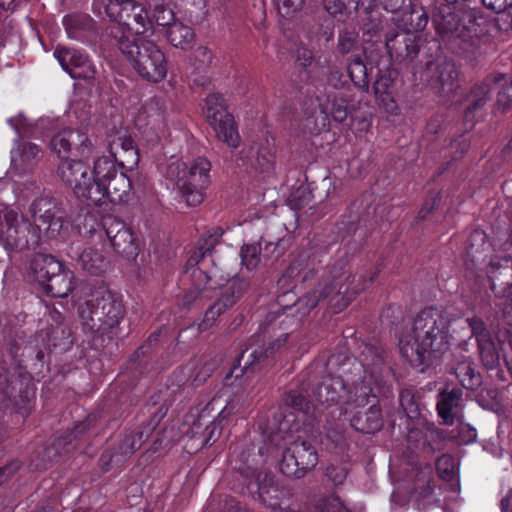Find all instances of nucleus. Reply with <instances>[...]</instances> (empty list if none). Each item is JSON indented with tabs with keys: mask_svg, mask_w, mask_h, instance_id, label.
Listing matches in <instances>:
<instances>
[{
	"mask_svg": "<svg viewBox=\"0 0 512 512\" xmlns=\"http://www.w3.org/2000/svg\"><path fill=\"white\" fill-rule=\"evenodd\" d=\"M147 5L153 10V17L158 25L168 26L174 21V13L171 9L165 6L163 0H146Z\"/></svg>",
	"mask_w": 512,
	"mask_h": 512,
	"instance_id": "8fccbe9b",
	"label": "nucleus"
},
{
	"mask_svg": "<svg viewBox=\"0 0 512 512\" xmlns=\"http://www.w3.org/2000/svg\"><path fill=\"white\" fill-rule=\"evenodd\" d=\"M248 283L243 280L230 283L223 291L221 297L212 305L221 315L231 308L245 293Z\"/></svg>",
	"mask_w": 512,
	"mask_h": 512,
	"instance_id": "c9c22d12",
	"label": "nucleus"
},
{
	"mask_svg": "<svg viewBox=\"0 0 512 512\" xmlns=\"http://www.w3.org/2000/svg\"><path fill=\"white\" fill-rule=\"evenodd\" d=\"M50 145L59 156L72 152L80 158H89L96 151V146L88 135L74 129H65L57 133Z\"/></svg>",
	"mask_w": 512,
	"mask_h": 512,
	"instance_id": "2eb2a0df",
	"label": "nucleus"
},
{
	"mask_svg": "<svg viewBox=\"0 0 512 512\" xmlns=\"http://www.w3.org/2000/svg\"><path fill=\"white\" fill-rule=\"evenodd\" d=\"M503 79V74H494L486 77L481 83L476 84L469 95V98H490L492 84Z\"/></svg>",
	"mask_w": 512,
	"mask_h": 512,
	"instance_id": "bf43d9fd",
	"label": "nucleus"
},
{
	"mask_svg": "<svg viewBox=\"0 0 512 512\" xmlns=\"http://www.w3.org/2000/svg\"><path fill=\"white\" fill-rule=\"evenodd\" d=\"M316 269L313 263H310L309 257L306 254H301L295 259L285 271L284 276L306 282L314 277Z\"/></svg>",
	"mask_w": 512,
	"mask_h": 512,
	"instance_id": "e433bc0d",
	"label": "nucleus"
},
{
	"mask_svg": "<svg viewBox=\"0 0 512 512\" xmlns=\"http://www.w3.org/2000/svg\"><path fill=\"white\" fill-rule=\"evenodd\" d=\"M394 83L393 73L389 70L380 71L373 85L376 96L387 94Z\"/></svg>",
	"mask_w": 512,
	"mask_h": 512,
	"instance_id": "0e129e2a",
	"label": "nucleus"
},
{
	"mask_svg": "<svg viewBox=\"0 0 512 512\" xmlns=\"http://www.w3.org/2000/svg\"><path fill=\"white\" fill-rule=\"evenodd\" d=\"M31 213L35 225L41 226V231H44L48 239L64 238L66 212L58 199L50 196L35 199L31 205Z\"/></svg>",
	"mask_w": 512,
	"mask_h": 512,
	"instance_id": "1a4fd4ad",
	"label": "nucleus"
},
{
	"mask_svg": "<svg viewBox=\"0 0 512 512\" xmlns=\"http://www.w3.org/2000/svg\"><path fill=\"white\" fill-rule=\"evenodd\" d=\"M211 126L220 141H223L230 147H237L239 145L240 137L232 115L211 124Z\"/></svg>",
	"mask_w": 512,
	"mask_h": 512,
	"instance_id": "ea45409f",
	"label": "nucleus"
},
{
	"mask_svg": "<svg viewBox=\"0 0 512 512\" xmlns=\"http://www.w3.org/2000/svg\"><path fill=\"white\" fill-rule=\"evenodd\" d=\"M359 18L362 29L366 34H375L381 26V15L378 8L368 11L356 12Z\"/></svg>",
	"mask_w": 512,
	"mask_h": 512,
	"instance_id": "5fc2aeb1",
	"label": "nucleus"
},
{
	"mask_svg": "<svg viewBox=\"0 0 512 512\" xmlns=\"http://www.w3.org/2000/svg\"><path fill=\"white\" fill-rule=\"evenodd\" d=\"M97 185H99V189H101V199L98 203L90 204V206H102L106 204L107 201L113 204H120L126 202L129 198L131 182L127 175L122 171L118 174H114V177L105 185L102 182Z\"/></svg>",
	"mask_w": 512,
	"mask_h": 512,
	"instance_id": "b1692460",
	"label": "nucleus"
},
{
	"mask_svg": "<svg viewBox=\"0 0 512 512\" xmlns=\"http://www.w3.org/2000/svg\"><path fill=\"white\" fill-rule=\"evenodd\" d=\"M423 77L430 88L441 97H451L460 88L459 71L453 61L445 58L428 62Z\"/></svg>",
	"mask_w": 512,
	"mask_h": 512,
	"instance_id": "9b49d317",
	"label": "nucleus"
},
{
	"mask_svg": "<svg viewBox=\"0 0 512 512\" xmlns=\"http://www.w3.org/2000/svg\"><path fill=\"white\" fill-rule=\"evenodd\" d=\"M347 381L332 374L324 375L313 390L318 403L332 406L344 402Z\"/></svg>",
	"mask_w": 512,
	"mask_h": 512,
	"instance_id": "412c9836",
	"label": "nucleus"
},
{
	"mask_svg": "<svg viewBox=\"0 0 512 512\" xmlns=\"http://www.w3.org/2000/svg\"><path fill=\"white\" fill-rule=\"evenodd\" d=\"M449 348V325L436 308L421 310L413 320L411 331L399 340L401 355L414 367H428Z\"/></svg>",
	"mask_w": 512,
	"mask_h": 512,
	"instance_id": "f03ea898",
	"label": "nucleus"
},
{
	"mask_svg": "<svg viewBox=\"0 0 512 512\" xmlns=\"http://www.w3.org/2000/svg\"><path fill=\"white\" fill-rule=\"evenodd\" d=\"M211 126L220 141H223L230 147H237L239 145L240 137L232 115L211 124Z\"/></svg>",
	"mask_w": 512,
	"mask_h": 512,
	"instance_id": "58836bf2",
	"label": "nucleus"
},
{
	"mask_svg": "<svg viewBox=\"0 0 512 512\" xmlns=\"http://www.w3.org/2000/svg\"><path fill=\"white\" fill-rule=\"evenodd\" d=\"M125 314L121 297L106 287L94 289L78 307L82 328L93 339L113 335Z\"/></svg>",
	"mask_w": 512,
	"mask_h": 512,
	"instance_id": "7ed1b4c3",
	"label": "nucleus"
},
{
	"mask_svg": "<svg viewBox=\"0 0 512 512\" xmlns=\"http://www.w3.org/2000/svg\"><path fill=\"white\" fill-rule=\"evenodd\" d=\"M463 401L461 388L446 387L438 393L436 410L445 425H453L460 419Z\"/></svg>",
	"mask_w": 512,
	"mask_h": 512,
	"instance_id": "6ab92c4d",
	"label": "nucleus"
},
{
	"mask_svg": "<svg viewBox=\"0 0 512 512\" xmlns=\"http://www.w3.org/2000/svg\"><path fill=\"white\" fill-rule=\"evenodd\" d=\"M353 59L348 64V74L356 87L363 92L369 90V80L367 68L360 55H353Z\"/></svg>",
	"mask_w": 512,
	"mask_h": 512,
	"instance_id": "a18cd8bd",
	"label": "nucleus"
},
{
	"mask_svg": "<svg viewBox=\"0 0 512 512\" xmlns=\"http://www.w3.org/2000/svg\"><path fill=\"white\" fill-rule=\"evenodd\" d=\"M318 462V454L312 444L304 440L293 441L283 452L279 470L290 478H301Z\"/></svg>",
	"mask_w": 512,
	"mask_h": 512,
	"instance_id": "9d476101",
	"label": "nucleus"
},
{
	"mask_svg": "<svg viewBox=\"0 0 512 512\" xmlns=\"http://www.w3.org/2000/svg\"><path fill=\"white\" fill-rule=\"evenodd\" d=\"M54 55L72 78L85 80L90 84L96 80V67L80 50L59 46L55 49Z\"/></svg>",
	"mask_w": 512,
	"mask_h": 512,
	"instance_id": "4468645a",
	"label": "nucleus"
},
{
	"mask_svg": "<svg viewBox=\"0 0 512 512\" xmlns=\"http://www.w3.org/2000/svg\"><path fill=\"white\" fill-rule=\"evenodd\" d=\"M211 163L198 157L188 163L174 161L167 166L166 175L175 182L182 197L189 206L201 204L205 190L210 184Z\"/></svg>",
	"mask_w": 512,
	"mask_h": 512,
	"instance_id": "20e7f679",
	"label": "nucleus"
},
{
	"mask_svg": "<svg viewBox=\"0 0 512 512\" xmlns=\"http://www.w3.org/2000/svg\"><path fill=\"white\" fill-rule=\"evenodd\" d=\"M167 39L175 47L185 48L191 44L194 39L192 29L181 22L173 21L167 29Z\"/></svg>",
	"mask_w": 512,
	"mask_h": 512,
	"instance_id": "37998d69",
	"label": "nucleus"
},
{
	"mask_svg": "<svg viewBox=\"0 0 512 512\" xmlns=\"http://www.w3.org/2000/svg\"><path fill=\"white\" fill-rule=\"evenodd\" d=\"M222 404H224V399L219 395L214 396L206 404V406L200 411L197 419L192 423L190 427V433L192 437H195L197 434H199L203 426L212 424L216 420L219 422L225 420L223 419Z\"/></svg>",
	"mask_w": 512,
	"mask_h": 512,
	"instance_id": "c756f323",
	"label": "nucleus"
},
{
	"mask_svg": "<svg viewBox=\"0 0 512 512\" xmlns=\"http://www.w3.org/2000/svg\"><path fill=\"white\" fill-rule=\"evenodd\" d=\"M358 49V35L353 30L344 29L339 33L337 51L341 55L354 53Z\"/></svg>",
	"mask_w": 512,
	"mask_h": 512,
	"instance_id": "4d7b16f0",
	"label": "nucleus"
},
{
	"mask_svg": "<svg viewBox=\"0 0 512 512\" xmlns=\"http://www.w3.org/2000/svg\"><path fill=\"white\" fill-rule=\"evenodd\" d=\"M93 12L101 16L103 13L110 21L137 35L152 29V19L143 4L135 0H93Z\"/></svg>",
	"mask_w": 512,
	"mask_h": 512,
	"instance_id": "0eeeda50",
	"label": "nucleus"
},
{
	"mask_svg": "<svg viewBox=\"0 0 512 512\" xmlns=\"http://www.w3.org/2000/svg\"><path fill=\"white\" fill-rule=\"evenodd\" d=\"M241 259L248 270H253L260 264L263 254L260 243L244 245L241 248Z\"/></svg>",
	"mask_w": 512,
	"mask_h": 512,
	"instance_id": "3c124183",
	"label": "nucleus"
},
{
	"mask_svg": "<svg viewBox=\"0 0 512 512\" xmlns=\"http://www.w3.org/2000/svg\"><path fill=\"white\" fill-rule=\"evenodd\" d=\"M63 264L53 255L39 253L30 262V274L33 279L41 284L47 282V278L60 271Z\"/></svg>",
	"mask_w": 512,
	"mask_h": 512,
	"instance_id": "7c9ffc66",
	"label": "nucleus"
},
{
	"mask_svg": "<svg viewBox=\"0 0 512 512\" xmlns=\"http://www.w3.org/2000/svg\"><path fill=\"white\" fill-rule=\"evenodd\" d=\"M224 404H222L223 410V419L227 420L232 414H242L245 412L246 400L243 396L235 395L229 401L224 400Z\"/></svg>",
	"mask_w": 512,
	"mask_h": 512,
	"instance_id": "680f3d73",
	"label": "nucleus"
},
{
	"mask_svg": "<svg viewBox=\"0 0 512 512\" xmlns=\"http://www.w3.org/2000/svg\"><path fill=\"white\" fill-rule=\"evenodd\" d=\"M101 225L114 251L126 258H136L139 245L131 228L113 215L102 218Z\"/></svg>",
	"mask_w": 512,
	"mask_h": 512,
	"instance_id": "f8f14e48",
	"label": "nucleus"
},
{
	"mask_svg": "<svg viewBox=\"0 0 512 512\" xmlns=\"http://www.w3.org/2000/svg\"><path fill=\"white\" fill-rule=\"evenodd\" d=\"M422 38L410 31H391L387 33L385 45L389 56L394 62L408 65L413 62L421 48Z\"/></svg>",
	"mask_w": 512,
	"mask_h": 512,
	"instance_id": "ddd939ff",
	"label": "nucleus"
},
{
	"mask_svg": "<svg viewBox=\"0 0 512 512\" xmlns=\"http://www.w3.org/2000/svg\"><path fill=\"white\" fill-rule=\"evenodd\" d=\"M62 181L73 189L74 195L87 206L100 201L99 185L93 181L89 167L80 160L65 159L58 167Z\"/></svg>",
	"mask_w": 512,
	"mask_h": 512,
	"instance_id": "6e6552de",
	"label": "nucleus"
},
{
	"mask_svg": "<svg viewBox=\"0 0 512 512\" xmlns=\"http://www.w3.org/2000/svg\"><path fill=\"white\" fill-rule=\"evenodd\" d=\"M331 115L336 122L343 123L348 116L347 101L335 95L332 100Z\"/></svg>",
	"mask_w": 512,
	"mask_h": 512,
	"instance_id": "338daca9",
	"label": "nucleus"
},
{
	"mask_svg": "<svg viewBox=\"0 0 512 512\" xmlns=\"http://www.w3.org/2000/svg\"><path fill=\"white\" fill-rule=\"evenodd\" d=\"M222 235L223 230L220 227L212 228L204 233L197 241L185 266L188 269L195 268L202 271H211L209 267L214 265L212 254L216 245L219 244Z\"/></svg>",
	"mask_w": 512,
	"mask_h": 512,
	"instance_id": "dca6fc26",
	"label": "nucleus"
},
{
	"mask_svg": "<svg viewBox=\"0 0 512 512\" xmlns=\"http://www.w3.org/2000/svg\"><path fill=\"white\" fill-rule=\"evenodd\" d=\"M452 372L466 389L473 390L481 383V377L475 371L474 362L470 358L457 360L452 366Z\"/></svg>",
	"mask_w": 512,
	"mask_h": 512,
	"instance_id": "f704fd0d",
	"label": "nucleus"
},
{
	"mask_svg": "<svg viewBox=\"0 0 512 512\" xmlns=\"http://www.w3.org/2000/svg\"><path fill=\"white\" fill-rule=\"evenodd\" d=\"M351 426L362 433H374L382 427L381 409L372 404L368 409L358 411L351 419Z\"/></svg>",
	"mask_w": 512,
	"mask_h": 512,
	"instance_id": "473e14b6",
	"label": "nucleus"
},
{
	"mask_svg": "<svg viewBox=\"0 0 512 512\" xmlns=\"http://www.w3.org/2000/svg\"><path fill=\"white\" fill-rule=\"evenodd\" d=\"M78 262L81 267L92 275H101L109 267V261L96 248H84L78 255Z\"/></svg>",
	"mask_w": 512,
	"mask_h": 512,
	"instance_id": "72a5a7b5",
	"label": "nucleus"
},
{
	"mask_svg": "<svg viewBox=\"0 0 512 512\" xmlns=\"http://www.w3.org/2000/svg\"><path fill=\"white\" fill-rule=\"evenodd\" d=\"M490 252V244L487 241V235L484 231L474 230L466 247L467 262L466 265L471 268L485 262L487 254Z\"/></svg>",
	"mask_w": 512,
	"mask_h": 512,
	"instance_id": "2f4dec72",
	"label": "nucleus"
},
{
	"mask_svg": "<svg viewBox=\"0 0 512 512\" xmlns=\"http://www.w3.org/2000/svg\"><path fill=\"white\" fill-rule=\"evenodd\" d=\"M66 31L71 38H78L82 31L93 27V20L88 15H67L63 20Z\"/></svg>",
	"mask_w": 512,
	"mask_h": 512,
	"instance_id": "de8ad7c7",
	"label": "nucleus"
},
{
	"mask_svg": "<svg viewBox=\"0 0 512 512\" xmlns=\"http://www.w3.org/2000/svg\"><path fill=\"white\" fill-rule=\"evenodd\" d=\"M41 239V226L33 225L5 204L0 203V261L11 251L35 249Z\"/></svg>",
	"mask_w": 512,
	"mask_h": 512,
	"instance_id": "39448f33",
	"label": "nucleus"
},
{
	"mask_svg": "<svg viewBox=\"0 0 512 512\" xmlns=\"http://www.w3.org/2000/svg\"><path fill=\"white\" fill-rule=\"evenodd\" d=\"M41 158V150L31 142H20L11 151V167L13 174L22 176L31 173Z\"/></svg>",
	"mask_w": 512,
	"mask_h": 512,
	"instance_id": "4be33fe9",
	"label": "nucleus"
},
{
	"mask_svg": "<svg viewBox=\"0 0 512 512\" xmlns=\"http://www.w3.org/2000/svg\"><path fill=\"white\" fill-rule=\"evenodd\" d=\"M497 273H499V275L510 273L508 259H504L503 262L497 258L491 259L487 267V277L490 282V289L493 291L495 296L500 299V303L498 305L501 308L504 317L508 320L509 324H512V285L505 283L502 295H499L495 284V280L498 278Z\"/></svg>",
	"mask_w": 512,
	"mask_h": 512,
	"instance_id": "a211bd4d",
	"label": "nucleus"
},
{
	"mask_svg": "<svg viewBox=\"0 0 512 512\" xmlns=\"http://www.w3.org/2000/svg\"><path fill=\"white\" fill-rule=\"evenodd\" d=\"M478 350L481 361L487 369H494L499 365V353L492 339L479 343Z\"/></svg>",
	"mask_w": 512,
	"mask_h": 512,
	"instance_id": "864d4df0",
	"label": "nucleus"
},
{
	"mask_svg": "<svg viewBox=\"0 0 512 512\" xmlns=\"http://www.w3.org/2000/svg\"><path fill=\"white\" fill-rule=\"evenodd\" d=\"M370 398L375 399L376 397L372 394L371 386L364 379L359 382L355 381L349 389L346 387L345 403L363 407L370 403Z\"/></svg>",
	"mask_w": 512,
	"mask_h": 512,
	"instance_id": "a19ab883",
	"label": "nucleus"
},
{
	"mask_svg": "<svg viewBox=\"0 0 512 512\" xmlns=\"http://www.w3.org/2000/svg\"><path fill=\"white\" fill-rule=\"evenodd\" d=\"M460 8L450 5H441L438 13L434 15L437 32L441 36L454 35L457 37L460 27Z\"/></svg>",
	"mask_w": 512,
	"mask_h": 512,
	"instance_id": "c85d7f7f",
	"label": "nucleus"
},
{
	"mask_svg": "<svg viewBox=\"0 0 512 512\" xmlns=\"http://www.w3.org/2000/svg\"><path fill=\"white\" fill-rule=\"evenodd\" d=\"M109 150L113 158L122 167L132 169L138 164V149L126 130H119L114 135L109 136Z\"/></svg>",
	"mask_w": 512,
	"mask_h": 512,
	"instance_id": "aec40b11",
	"label": "nucleus"
},
{
	"mask_svg": "<svg viewBox=\"0 0 512 512\" xmlns=\"http://www.w3.org/2000/svg\"><path fill=\"white\" fill-rule=\"evenodd\" d=\"M319 512H348L338 496H330L319 504Z\"/></svg>",
	"mask_w": 512,
	"mask_h": 512,
	"instance_id": "774afa93",
	"label": "nucleus"
},
{
	"mask_svg": "<svg viewBox=\"0 0 512 512\" xmlns=\"http://www.w3.org/2000/svg\"><path fill=\"white\" fill-rule=\"evenodd\" d=\"M466 323L471 330L472 337H475L477 344L492 339L485 322L478 316L466 318Z\"/></svg>",
	"mask_w": 512,
	"mask_h": 512,
	"instance_id": "13d9d810",
	"label": "nucleus"
},
{
	"mask_svg": "<svg viewBox=\"0 0 512 512\" xmlns=\"http://www.w3.org/2000/svg\"><path fill=\"white\" fill-rule=\"evenodd\" d=\"M165 413L166 409L160 407L159 410L151 417L146 427L127 433L119 443L118 451L110 456V460L119 463L122 461V458H126L134 454V452L138 450L149 438L153 430L164 417Z\"/></svg>",
	"mask_w": 512,
	"mask_h": 512,
	"instance_id": "f3484780",
	"label": "nucleus"
},
{
	"mask_svg": "<svg viewBox=\"0 0 512 512\" xmlns=\"http://www.w3.org/2000/svg\"><path fill=\"white\" fill-rule=\"evenodd\" d=\"M212 52L206 47H198L194 52V66L199 72H204L212 63Z\"/></svg>",
	"mask_w": 512,
	"mask_h": 512,
	"instance_id": "69168bd1",
	"label": "nucleus"
},
{
	"mask_svg": "<svg viewBox=\"0 0 512 512\" xmlns=\"http://www.w3.org/2000/svg\"><path fill=\"white\" fill-rule=\"evenodd\" d=\"M257 474L258 493L260 501L273 510L281 509V500L285 495V491L281 489L274 481V476L271 473Z\"/></svg>",
	"mask_w": 512,
	"mask_h": 512,
	"instance_id": "bb28decb",
	"label": "nucleus"
},
{
	"mask_svg": "<svg viewBox=\"0 0 512 512\" xmlns=\"http://www.w3.org/2000/svg\"><path fill=\"white\" fill-rule=\"evenodd\" d=\"M434 4V0H420V8L412 6L411 1L407 5L401 18H395L396 25L404 31L420 32L428 23V8Z\"/></svg>",
	"mask_w": 512,
	"mask_h": 512,
	"instance_id": "393cba45",
	"label": "nucleus"
},
{
	"mask_svg": "<svg viewBox=\"0 0 512 512\" xmlns=\"http://www.w3.org/2000/svg\"><path fill=\"white\" fill-rule=\"evenodd\" d=\"M116 45L142 78L159 82L166 76L165 55L154 42L122 36L116 39Z\"/></svg>",
	"mask_w": 512,
	"mask_h": 512,
	"instance_id": "423d86ee",
	"label": "nucleus"
},
{
	"mask_svg": "<svg viewBox=\"0 0 512 512\" xmlns=\"http://www.w3.org/2000/svg\"><path fill=\"white\" fill-rule=\"evenodd\" d=\"M16 378L9 374L5 367H0V401L9 400L18 405L17 395L15 394Z\"/></svg>",
	"mask_w": 512,
	"mask_h": 512,
	"instance_id": "09e8293b",
	"label": "nucleus"
},
{
	"mask_svg": "<svg viewBox=\"0 0 512 512\" xmlns=\"http://www.w3.org/2000/svg\"><path fill=\"white\" fill-rule=\"evenodd\" d=\"M350 468L346 463H331L325 469V477L334 486L343 485Z\"/></svg>",
	"mask_w": 512,
	"mask_h": 512,
	"instance_id": "6e6d98bb",
	"label": "nucleus"
},
{
	"mask_svg": "<svg viewBox=\"0 0 512 512\" xmlns=\"http://www.w3.org/2000/svg\"><path fill=\"white\" fill-rule=\"evenodd\" d=\"M26 333L22 329L11 331L5 337V349L12 361L18 365L23 355L22 350L25 344Z\"/></svg>",
	"mask_w": 512,
	"mask_h": 512,
	"instance_id": "49530a36",
	"label": "nucleus"
},
{
	"mask_svg": "<svg viewBox=\"0 0 512 512\" xmlns=\"http://www.w3.org/2000/svg\"><path fill=\"white\" fill-rule=\"evenodd\" d=\"M184 275L189 278L191 287L184 294L182 305L186 308L191 307L197 301L209 298L207 292L211 287L212 271H202L200 269H188L184 266Z\"/></svg>",
	"mask_w": 512,
	"mask_h": 512,
	"instance_id": "5701e85b",
	"label": "nucleus"
},
{
	"mask_svg": "<svg viewBox=\"0 0 512 512\" xmlns=\"http://www.w3.org/2000/svg\"><path fill=\"white\" fill-rule=\"evenodd\" d=\"M354 277L351 273L343 271L342 267L333 266L329 274L309 294L300 298L286 311H269L261 328L265 333L284 330L268 347L250 346L237 358L236 364L231 369V375L235 378L244 374L254 373L269 364L273 354L285 344L290 332L296 329L303 318L310 313L319 303L327 301V304L335 313L346 308L353 300L359 289L351 287Z\"/></svg>",
	"mask_w": 512,
	"mask_h": 512,
	"instance_id": "f257e3e1",
	"label": "nucleus"
},
{
	"mask_svg": "<svg viewBox=\"0 0 512 512\" xmlns=\"http://www.w3.org/2000/svg\"><path fill=\"white\" fill-rule=\"evenodd\" d=\"M243 165L260 172L269 170L274 163V153L268 143L253 145L240 152Z\"/></svg>",
	"mask_w": 512,
	"mask_h": 512,
	"instance_id": "a878e982",
	"label": "nucleus"
},
{
	"mask_svg": "<svg viewBox=\"0 0 512 512\" xmlns=\"http://www.w3.org/2000/svg\"><path fill=\"white\" fill-rule=\"evenodd\" d=\"M460 27L458 38L467 39L478 35L477 12L474 9L463 6L460 8Z\"/></svg>",
	"mask_w": 512,
	"mask_h": 512,
	"instance_id": "c03bdc74",
	"label": "nucleus"
},
{
	"mask_svg": "<svg viewBox=\"0 0 512 512\" xmlns=\"http://www.w3.org/2000/svg\"><path fill=\"white\" fill-rule=\"evenodd\" d=\"M399 401L407 418L413 420L419 417L420 405L412 390H402L399 395Z\"/></svg>",
	"mask_w": 512,
	"mask_h": 512,
	"instance_id": "603ef678",
	"label": "nucleus"
},
{
	"mask_svg": "<svg viewBox=\"0 0 512 512\" xmlns=\"http://www.w3.org/2000/svg\"><path fill=\"white\" fill-rule=\"evenodd\" d=\"M116 160L113 156H102L94 162L93 171L90 172L92 179L95 183L102 182L104 185L110 181L114 174H118L121 171L117 169L115 164Z\"/></svg>",
	"mask_w": 512,
	"mask_h": 512,
	"instance_id": "4c0bfd02",
	"label": "nucleus"
},
{
	"mask_svg": "<svg viewBox=\"0 0 512 512\" xmlns=\"http://www.w3.org/2000/svg\"><path fill=\"white\" fill-rule=\"evenodd\" d=\"M204 113L210 125L231 115L227 111V106L224 99L220 94L217 93H212L207 96L206 109Z\"/></svg>",
	"mask_w": 512,
	"mask_h": 512,
	"instance_id": "79ce46f5",
	"label": "nucleus"
},
{
	"mask_svg": "<svg viewBox=\"0 0 512 512\" xmlns=\"http://www.w3.org/2000/svg\"><path fill=\"white\" fill-rule=\"evenodd\" d=\"M73 281V272L62 266L59 272L48 277L47 282H42L40 285L47 295L55 298H65L74 289Z\"/></svg>",
	"mask_w": 512,
	"mask_h": 512,
	"instance_id": "cd10ccee",
	"label": "nucleus"
},
{
	"mask_svg": "<svg viewBox=\"0 0 512 512\" xmlns=\"http://www.w3.org/2000/svg\"><path fill=\"white\" fill-rule=\"evenodd\" d=\"M282 17H292L302 10L305 0H274Z\"/></svg>",
	"mask_w": 512,
	"mask_h": 512,
	"instance_id": "e2e57ef3",
	"label": "nucleus"
},
{
	"mask_svg": "<svg viewBox=\"0 0 512 512\" xmlns=\"http://www.w3.org/2000/svg\"><path fill=\"white\" fill-rule=\"evenodd\" d=\"M284 403L296 411L307 413L310 408V402L301 392L291 390L283 397Z\"/></svg>",
	"mask_w": 512,
	"mask_h": 512,
	"instance_id": "052dcab7",
	"label": "nucleus"
}]
</instances>
